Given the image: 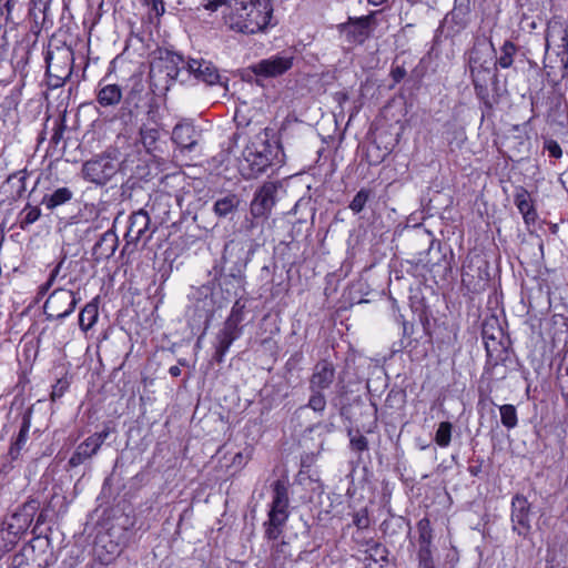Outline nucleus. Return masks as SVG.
<instances>
[{
	"mask_svg": "<svg viewBox=\"0 0 568 568\" xmlns=\"http://www.w3.org/2000/svg\"><path fill=\"white\" fill-rule=\"evenodd\" d=\"M353 524L358 529H366L369 526V517L366 508H362L353 515Z\"/></svg>",
	"mask_w": 568,
	"mask_h": 568,
	"instance_id": "nucleus-42",
	"label": "nucleus"
},
{
	"mask_svg": "<svg viewBox=\"0 0 568 568\" xmlns=\"http://www.w3.org/2000/svg\"><path fill=\"white\" fill-rule=\"evenodd\" d=\"M234 341L235 339H233L229 335H225L223 332H221V331L217 332V334L215 336V342H214L215 352L213 354V359L216 363L221 364L224 362V357Z\"/></svg>",
	"mask_w": 568,
	"mask_h": 568,
	"instance_id": "nucleus-30",
	"label": "nucleus"
},
{
	"mask_svg": "<svg viewBox=\"0 0 568 568\" xmlns=\"http://www.w3.org/2000/svg\"><path fill=\"white\" fill-rule=\"evenodd\" d=\"M69 388V382L65 378H60L52 386L51 399L57 400L63 396L65 390Z\"/></svg>",
	"mask_w": 568,
	"mask_h": 568,
	"instance_id": "nucleus-45",
	"label": "nucleus"
},
{
	"mask_svg": "<svg viewBox=\"0 0 568 568\" xmlns=\"http://www.w3.org/2000/svg\"><path fill=\"white\" fill-rule=\"evenodd\" d=\"M160 139V130L156 125L149 126L143 124L140 129V141L144 149L151 153L158 149V141Z\"/></svg>",
	"mask_w": 568,
	"mask_h": 568,
	"instance_id": "nucleus-28",
	"label": "nucleus"
},
{
	"mask_svg": "<svg viewBox=\"0 0 568 568\" xmlns=\"http://www.w3.org/2000/svg\"><path fill=\"white\" fill-rule=\"evenodd\" d=\"M235 244L236 243L234 241H230L229 243H226L224 246V254H227L231 250H233Z\"/></svg>",
	"mask_w": 568,
	"mask_h": 568,
	"instance_id": "nucleus-60",
	"label": "nucleus"
},
{
	"mask_svg": "<svg viewBox=\"0 0 568 568\" xmlns=\"http://www.w3.org/2000/svg\"><path fill=\"white\" fill-rule=\"evenodd\" d=\"M48 74H49V85L53 89H57L61 85H63L65 79L69 77L70 72L65 73L64 75H51L50 74V64H48V70H47Z\"/></svg>",
	"mask_w": 568,
	"mask_h": 568,
	"instance_id": "nucleus-49",
	"label": "nucleus"
},
{
	"mask_svg": "<svg viewBox=\"0 0 568 568\" xmlns=\"http://www.w3.org/2000/svg\"><path fill=\"white\" fill-rule=\"evenodd\" d=\"M223 3V0H209L204 8L209 11H216Z\"/></svg>",
	"mask_w": 568,
	"mask_h": 568,
	"instance_id": "nucleus-52",
	"label": "nucleus"
},
{
	"mask_svg": "<svg viewBox=\"0 0 568 568\" xmlns=\"http://www.w3.org/2000/svg\"><path fill=\"white\" fill-rule=\"evenodd\" d=\"M273 496L267 514V520L264 521V538L276 542L282 536L286 521L290 517V496L288 483L285 479H277L272 485Z\"/></svg>",
	"mask_w": 568,
	"mask_h": 568,
	"instance_id": "nucleus-3",
	"label": "nucleus"
},
{
	"mask_svg": "<svg viewBox=\"0 0 568 568\" xmlns=\"http://www.w3.org/2000/svg\"><path fill=\"white\" fill-rule=\"evenodd\" d=\"M290 557L291 547L287 541L280 540L272 544L270 558L274 567H282Z\"/></svg>",
	"mask_w": 568,
	"mask_h": 568,
	"instance_id": "nucleus-29",
	"label": "nucleus"
},
{
	"mask_svg": "<svg viewBox=\"0 0 568 568\" xmlns=\"http://www.w3.org/2000/svg\"><path fill=\"white\" fill-rule=\"evenodd\" d=\"M52 285H53L52 283H50L49 281H47L45 283H43L42 285H40V287H39V294H40L41 296H43L44 294H47V293H48V291L51 288V286H52Z\"/></svg>",
	"mask_w": 568,
	"mask_h": 568,
	"instance_id": "nucleus-55",
	"label": "nucleus"
},
{
	"mask_svg": "<svg viewBox=\"0 0 568 568\" xmlns=\"http://www.w3.org/2000/svg\"><path fill=\"white\" fill-rule=\"evenodd\" d=\"M274 154L268 143H262L261 149L255 148L250 150L246 155V161L250 163L254 173H263L268 166L272 165Z\"/></svg>",
	"mask_w": 568,
	"mask_h": 568,
	"instance_id": "nucleus-17",
	"label": "nucleus"
},
{
	"mask_svg": "<svg viewBox=\"0 0 568 568\" xmlns=\"http://www.w3.org/2000/svg\"><path fill=\"white\" fill-rule=\"evenodd\" d=\"M62 264H63V260H62L60 263H58V264L55 265V267L51 271L50 276H49V278H48V281H49L50 283H52V284L54 283V281H55L57 276H58V275H59V273H60V270H61Z\"/></svg>",
	"mask_w": 568,
	"mask_h": 568,
	"instance_id": "nucleus-53",
	"label": "nucleus"
},
{
	"mask_svg": "<svg viewBox=\"0 0 568 568\" xmlns=\"http://www.w3.org/2000/svg\"><path fill=\"white\" fill-rule=\"evenodd\" d=\"M272 12L271 0H233L227 23L232 30L253 34L270 24Z\"/></svg>",
	"mask_w": 568,
	"mask_h": 568,
	"instance_id": "nucleus-2",
	"label": "nucleus"
},
{
	"mask_svg": "<svg viewBox=\"0 0 568 568\" xmlns=\"http://www.w3.org/2000/svg\"><path fill=\"white\" fill-rule=\"evenodd\" d=\"M377 13L378 11H373L367 16L348 18L346 22L338 26L341 37L349 44H363L377 24Z\"/></svg>",
	"mask_w": 568,
	"mask_h": 568,
	"instance_id": "nucleus-6",
	"label": "nucleus"
},
{
	"mask_svg": "<svg viewBox=\"0 0 568 568\" xmlns=\"http://www.w3.org/2000/svg\"><path fill=\"white\" fill-rule=\"evenodd\" d=\"M531 505L528 499L521 495L516 494L511 498L510 523L511 530L519 537L528 538L531 532Z\"/></svg>",
	"mask_w": 568,
	"mask_h": 568,
	"instance_id": "nucleus-8",
	"label": "nucleus"
},
{
	"mask_svg": "<svg viewBox=\"0 0 568 568\" xmlns=\"http://www.w3.org/2000/svg\"><path fill=\"white\" fill-rule=\"evenodd\" d=\"M199 134L191 124H176L172 132V140L181 150L193 151L197 144Z\"/></svg>",
	"mask_w": 568,
	"mask_h": 568,
	"instance_id": "nucleus-19",
	"label": "nucleus"
},
{
	"mask_svg": "<svg viewBox=\"0 0 568 568\" xmlns=\"http://www.w3.org/2000/svg\"><path fill=\"white\" fill-rule=\"evenodd\" d=\"M503 336V329L497 325L496 318L485 322L483 326V339L489 357H493L496 353L504 349L500 343Z\"/></svg>",
	"mask_w": 568,
	"mask_h": 568,
	"instance_id": "nucleus-15",
	"label": "nucleus"
},
{
	"mask_svg": "<svg viewBox=\"0 0 568 568\" xmlns=\"http://www.w3.org/2000/svg\"><path fill=\"white\" fill-rule=\"evenodd\" d=\"M99 312L95 301L89 302L79 314V326L88 332L98 321Z\"/></svg>",
	"mask_w": 568,
	"mask_h": 568,
	"instance_id": "nucleus-27",
	"label": "nucleus"
},
{
	"mask_svg": "<svg viewBox=\"0 0 568 568\" xmlns=\"http://www.w3.org/2000/svg\"><path fill=\"white\" fill-rule=\"evenodd\" d=\"M418 531H419V549H423V548L430 549L432 530L429 528V521L427 519H422L418 523Z\"/></svg>",
	"mask_w": 568,
	"mask_h": 568,
	"instance_id": "nucleus-40",
	"label": "nucleus"
},
{
	"mask_svg": "<svg viewBox=\"0 0 568 568\" xmlns=\"http://www.w3.org/2000/svg\"><path fill=\"white\" fill-rule=\"evenodd\" d=\"M150 229L151 217L149 212L144 209L133 212L129 217V226L124 236L126 245L136 244L140 241H150L156 227H153L151 231Z\"/></svg>",
	"mask_w": 568,
	"mask_h": 568,
	"instance_id": "nucleus-10",
	"label": "nucleus"
},
{
	"mask_svg": "<svg viewBox=\"0 0 568 568\" xmlns=\"http://www.w3.org/2000/svg\"><path fill=\"white\" fill-rule=\"evenodd\" d=\"M415 237L419 241H424L428 244V250H430L435 243V237L433 233L424 227H417L415 230Z\"/></svg>",
	"mask_w": 568,
	"mask_h": 568,
	"instance_id": "nucleus-46",
	"label": "nucleus"
},
{
	"mask_svg": "<svg viewBox=\"0 0 568 568\" xmlns=\"http://www.w3.org/2000/svg\"><path fill=\"white\" fill-rule=\"evenodd\" d=\"M153 2V8L156 12H159V6L161 8V11L163 12L164 11V3L162 0H152Z\"/></svg>",
	"mask_w": 568,
	"mask_h": 568,
	"instance_id": "nucleus-59",
	"label": "nucleus"
},
{
	"mask_svg": "<svg viewBox=\"0 0 568 568\" xmlns=\"http://www.w3.org/2000/svg\"><path fill=\"white\" fill-rule=\"evenodd\" d=\"M220 331L236 341L243 334V326H239L225 320L223 327Z\"/></svg>",
	"mask_w": 568,
	"mask_h": 568,
	"instance_id": "nucleus-43",
	"label": "nucleus"
},
{
	"mask_svg": "<svg viewBox=\"0 0 568 568\" xmlns=\"http://www.w3.org/2000/svg\"><path fill=\"white\" fill-rule=\"evenodd\" d=\"M471 0H454L453 9L444 17L440 29L447 38L460 34L471 21Z\"/></svg>",
	"mask_w": 568,
	"mask_h": 568,
	"instance_id": "nucleus-7",
	"label": "nucleus"
},
{
	"mask_svg": "<svg viewBox=\"0 0 568 568\" xmlns=\"http://www.w3.org/2000/svg\"><path fill=\"white\" fill-rule=\"evenodd\" d=\"M368 556L365 558L369 568H384L387 564V549L382 544L373 541L366 550Z\"/></svg>",
	"mask_w": 568,
	"mask_h": 568,
	"instance_id": "nucleus-26",
	"label": "nucleus"
},
{
	"mask_svg": "<svg viewBox=\"0 0 568 568\" xmlns=\"http://www.w3.org/2000/svg\"><path fill=\"white\" fill-rule=\"evenodd\" d=\"M118 244V235L114 231L109 230L105 233H103L100 240L94 244V254L103 258H110L115 253Z\"/></svg>",
	"mask_w": 568,
	"mask_h": 568,
	"instance_id": "nucleus-22",
	"label": "nucleus"
},
{
	"mask_svg": "<svg viewBox=\"0 0 568 568\" xmlns=\"http://www.w3.org/2000/svg\"><path fill=\"white\" fill-rule=\"evenodd\" d=\"M123 94L120 85H101L97 92V101L103 108L114 106L122 101Z\"/></svg>",
	"mask_w": 568,
	"mask_h": 568,
	"instance_id": "nucleus-23",
	"label": "nucleus"
},
{
	"mask_svg": "<svg viewBox=\"0 0 568 568\" xmlns=\"http://www.w3.org/2000/svg\"><path fill=\"white\" fill-rule=\"evenodd\" d=\"M552 42H554V34L552 33H548L547 37H546V52L547 53L549 52V49H550V45H551Z\"/></svg>",
	"mask_w": 568,
	"mask_h": 568,
	"instance_id": "nucleus-58",
	"label": "nucleus"
},
{
	"mask_svg": "<svg viewBox=\"0 0 568 568\" xmlns=\"http://www.w3.org/2000/svg\"><path fill=\"white\" fill-rule=\"evenodd\" d=\"M44 516L43 514H39V516L37 517V523H36V527L39 526L40 524L44 523Z\"/></svg>",
	"mask_w": 568,
	"mask_h": 568,
	"instance_id": "nucleus-61",
	"label": "nucleus"
},
{
	"mask_svg": "<svg viewBox=\"0 0 568 568\" xmlns=\"http://www.w3.org/2000/svg\"><path fill=\"white\" fill-rule=\"evenodd\" d=\"M418 568H436L430 549H418Z\"/></svg>",
	"mask_w": 568,
	"mask_h": 568,
	"instance_id": "nucleus-41",
	"label": "nucleus"
},
{
	"mask_svg": "<svg viewBox=\"0 0 568 568\" xmlns=\"http://www.w3.org/2000/svg\"><path fill=\"white\" fill-rule=\"evenodd\" d=\"M80 297L71 290L57 288L47 298L43 311L49 321H61L75 310Z\"/></svg>",
	"mask_w": 568,
	"mask_h": 568,
	"instance_id": "nucleus-5",
	"label": "nucleus"
},
{
	"mask_svg": "<svg viewBox=\"0 0 568 568\" xmlns=\"http://www.w3.org/2000/svg\"><path fill=\"white\" fill-rule=\"evenodd\" d=\"M12 568H30L26 552H18L12 557Z\"/></svg>",
	"mask_w": 568,
	"mask_h": 568,
	"instance_id": "nucleus-48",
	"label": "nucleus"
},
{
	"mask_svg": "<svg viewBox=\"0 0 568 568\" xmlns=\"http://www.w3.org/2000/svg\"><path fill=\"white\" fill-rule=\"evenodd\" d=\"M277 185L266 182L258 187L251 202L250 211L254 217H267L276 202Z\"/></svg>",
	"mask_w": 568,
	"mask_h": 568,
	"instance_id": "nucleus-12",
	"label": "nucleus"
},
{
	"mask_svg": "<svg viewBox=\"0 0 568 568\" xmlns=\"http://www.w3.org/2000/svg\"><path fill=\"white\" fill-rule=\"evenodd\" d=\"M41 215V210L38 206L27 205L22 212L20 213V227L24 230L29 225L33 224L39 220Z\"/></svg>",
	"mask_w": 568,
	"mask_h": 568,
	"instance_id": "nucleus-38",
	"label": "nucleus"
},
{
	"mask_svg": "<svg viewBox=\"0 0 568 568\" xmlns=\"http://www.w3.org/2000/svg\"><path fill=\"white\" fill-rule=\"evenodd\" d=\"M185 71L207 85H214L221 79L216 67L211 61L204 59L190 58L186 60Z\"/></svg>",
	"mask_w": 568,
	"mask_h": 568,
	"instance_id": "nucleus-13",
	"label": "nucleus"
},
{
	"mask_svg": "<svg viewBox=\"0 0 568 568\" xmlns=\"http://www.w3.org/2000/svg\"><path fill=\"white\" fill-rule=\"evenodd\" d=\"M39 507L40 503L38 500H27L22 506L7 517L4 525L8 532L13 537L23 535L32 524Z\"/></svg>",
	"mask_w": 568,
	"mask_h": 568,
	"instance_id": "nucleus-9",
	"label": "nucleus"
},
{
	"mask_svg": "<svg viewBox=\"0 0 568 568\" xmlns=\"http://www.w3.org/2000/svg\"><path fill=\"white\" fill-rule=\"evenodd\" d=\"M246 304L242 298H239L233 304L227 321L239 326H242V322L245 320Z\"/></svg>",
	"mask_w": 568,
	"mask_h": 568,
	"instance_id": "nucleus-36",
	"label": "nucleus"
},
{
	"mask_svg": "<svg viewBox=\"0 0 568 568\" xmlns=\"http://www.w3.org/2000/svg\"><path fill=\"white\" fill-rule=\"evenodd\" d=\"M515 204L527 225L535 224L537 212L531 202L530 194L524 187H519L515 194Z\"/></svg>",
	"mask_w": 568,
	"mask_h": 568,
	"instance_id": "nucleus-20",
	"label": "nucleus"
},
{
	"mask_svg": "<svg viewBox=\"0 0 568 568\" xmlns=\"http://www.w3.org/2000/svg\"><path fill=\"white\" fill-rule=\"evenodd\" d=\"M72 197V190L63 186L54 190L51 194H45L42 199V204H44L48 210L52 211L55 207L68 203Z\"/></svg>",
	"mask_w": 568,
	"mask_h": 568,
	"instance_id": "nucleus-25",
	"label": "nucleus"
},
{
	"mask_svg": "<svg viewBox=\"0 0 568 568\" xmlns=\"http://www.w3.org/2000/svg\"><path fill=\"white\" fill-rule=\"evenodd\" d=\"M367 1L374 6H379V4H383L384 2H386L387 0H367Z\"/></svg>",
	"mask_w": 568,
	"mask_h": 568,
	"instance_id": "nucleus-62",
	"label": "nucleus"
},
{
	"mask_svg": "<svg viewBox=\"0 0 568 568\" xmlns=\"http://www.w3.org/2000/svg\"><path fill=\"white\" fill-rule=\"evenodd\" d=\"M141 100V94L135 90H131L123 100L118 118L125 123L131 121L132 118L136 116Z\"/></svg>",
	"mask_w": 568,
	"mask_h": 568,
	"instance_id": "nucleus-24",
	"label": "nucleus"
},
{
	"mask_svg": "<svg viewBox=\"0 0 568 568\" xmlns=\"http://www.w3.org/2000/svg\"><path fill=\"white\" fill-rule=\"evenodd\" d=\"M500 422L507 429H513L518 425L517 409L511 404L499 406Z\"/></svg>",
	"mask_w": 568,
	"mask_h": 568,
	"instance_id": "nucleus-33",
	"label": "nucleus"
},
{
	"mask_svg": "<svg viewBox=\"0 0 568 568\" xmlns=\"http://www.w3.org/2000/svg\"><path fill=\"white\" fill-rule=\"evenodd\" d=\"M544 150H546L549 156L560 159L562 156V150L557 141L552 139H545Z\"/></svg>",
	"mask_w": 568,
	"mask_h": 568,
	"instance_id": "nucleus-44",
	"label": "nucleus"
},
{
	"mask_svg": "<svg viewBox=\"0 0 568 568\" xmlns=\"http://www.w3.org/2000/svg\"><path fill=\"white\" fill-rule=\"evenodd\" d=\"M517 53V47L511 41H505L500 48V55L495 58L496 65L501 69H508L514 63V57Z\"/></svg>",
	"mask_w": 568,
	"mask_h": 568,
	"instance_id": "nucleus-31",
	"label": "nucleus"
},
{
	"mask_svg": "<svg viewBox=\"0 0 568 568\" xmlns=\"http://www.w3.org/2000/svg\"><path fill=\"white\" fill-rule=\"evenodd\" d=\"M294 57L288 53H278L258 61L252 71L260 77L274 78L282 75L293 67Z\"/></svg>",
	"mask_w": 568,
	"mask_h": 568,
	"instance_id": "nucleus-11",
	"label": "nucleus"
},
{
	"mask_svg": "<svg viewBox=\"0 0 568 568\" xmlns=\"http://www.w3.org/2000/svg\"><path fill=\"white\" fill-rule=\"evenodd\" d=\"M452 432L453 424L450 422L439 423L434 437L435 443L442 448L448 447L452 442Z\"/></svg>",
	"mask_w": 568,
	"mask_h": 568,
	"instance_id": "nucleus-34",
	"label": "nucleus"
},
{
	"mask_svg": "<svg viewBox=\"0 0 568 568\" xmlns=\"http://www.w3.org/2000/svg\"><path fill=\"white\" fill-rule=\"evenodd\" d=\"M496 50L493 41L486 37H477L468 52L467 64L476 95L488 103V84L497 81Z\"/></svg>",
	"mask_w": 568,
	"mask_h": 568,
	"instance_id": "nucleus-1",
	"label": "nucleus"
},
{
	"mask_svg": "<svg viewBox=\"0 0 568 568\" xmlns=\"http://www.w3.org/2000/svg\"><path fill=\"white\" fill-rule=\"evenodd\" d=\"M335 368L332 363L327 361L318 362L310 379L311 390H323L328 388L334 381Z\"/></svg>",
	"mask_w": 568,
	"mask_h": 568,
	"instance_id": "nucleus-14",
	"label": "nucleus"
},
{
	"mask_svg": "<svg viewBox=\"0 0 568 568\" xmlns=\"http://www.w3.org/2000/svg\"><path fill=\"white\" fill-rule=\"evenodd\" d=\"M560 33H561V37H560L561 44H559L558 47L565 51V49L568 47L567 32L565 30H560Z\"/></svg>",
	"mask_w": 568,
	"mask_h": 568,
	"instance_id": "nucleus-56",
	"label": "nucleus"
},
{
	"mask_svg": "<svg viewBox=\"0 0 568 568\" xmlns=\"http://www.w3.org/2000/svg\"><path fill=\"white\" fill-rule=\"evenodd\" d=\"M31 409H28L27 412L23 413L19 433L13 438L8 452V456L11 460H17L21 452L26 448L29 438V432L31 428Z\"/></svg>",
	"mask_w": 568,
	"mask_h": 568,
	"instance_id": "nucleus-16",
	"label": "nucleus"
},
{
	"mask_svg": "<svg viewBox=\"0 0 568 568\" xmlns=\"http://www.w3.org/2000/svg\"><path fill=\"white\" fill-rule=\"evenodd\" d=\"M60 138H61V133H60V132H58V131L52 135V140H53L55 143H58V141L60 140Z\"/></svg>",
	"mask_w": 568,
	"mask_h": 568,
	"instance_id": "nucleus-63",
	"label": "nucleus"
},
{
	"mask_svg": "<svg viewBox=\"0 0 568 568\" xmlns=\"http://www.w3.org/2000/svg\"><path fill=\"white\" fill-rule=\"evenodd\" d=\"M406 69L403 65H396L390 71V77L395 83H399L406 77Z\"/></svg>",
	"mask_w": 568,
	"mask_h": 568,
	"instance_id": "nucleus-51",
	"label": "nucleus"
},
{
	"mask_svg": "<svg viewBox=\"0 0 568 568\" xmlns=\"http://www.w3.org/2000/svg\"><path fill=\"white\" fill-rule=\"evenodd\" d=\"M312 395L308 399L307 405L301 406L300 410H304L306 408H311L315 413H323L326 407L325 396L322 394V390H311Z\"/></svg>",
	"mask_w": 568,
	"mask_h": 568,
	"instance_id": "nucleus-37",
	"label": "nucleus"
},
{
	"mask_svg": "<svg viewBox=\"0 0 568 568\" xmlns=\"http://www.w3.org/2000/svg\"><path fill=\"white\" fill-rule=\"evenodd\" d=\"M371 197L372 191L369 189L363 187L355 194L348 207L354 214H359L365 209Z\"/></svg>",
	"mask_w": 568,
	"mask_h": 568,
	"instance_id": "nucleus-35",
	"label": "nucleus"
},
{
	"mask_svg": "<svg viewBox=\"0 0 568 568\" xmlns=\"http://www.w3.org/2000/svg\"><path fill=\"white\" fill-rule=\"evenodd\" d=\"M100 449L98 443H95L90 436L79 444L69 459V465L71 467H78L82 465L87 459L94 456Z\"/></svg>",
	"mask_w": 568,
	"mask_h": 568,
	"instance_id": "nucleus-21",
	"label": "nucleus"
},
{
	"mask_svg": "<svg viewBox=\"0 0 568 568\" xmlns=\"http://www.w3.org/2000/svg\"><path fill=\"white\" fill-rule=\"evenodd\" d=\"M469 473H470L471 475H477V474H478V469H477L476 467H470V468H469Z\"/></svg>",
	"mask_w": 568,
	"mask_h": 568,
	"instance_id": "nucleus-64",
	"label": "nucleus"
},
{
	"mask_svg": "<svg viewBox=\"0 0 568 568\" xmlns=\"http://www.w3.org/2000/svg\"><path fill=\"white\" fill-rule=\"evenodd\" d=\"M239 205V199L234 194H229L222 199H219L214 203V212L216 215L224 217L233 212Z\"/></svg>",
	"mask_w": 568,
	"mask_h": 568,
	"instance_id": "nucleus-32",
	"label": "nucleus"
},
{
	"mask_svg": "<svg viewBox=\"0 0 568 568\" xmlns=\"http://www.w3.org/2000/svg\"><path fill=\"white\" fill-rule=\"evenodd\" d=\"M186 61L184 58L176 53H166L165 58H161L159 62L152 64L150 75L154 73L155 69L165 70V75L170 79H176L181 71L185 70Z\"/></svg>",
	"mask_w": 568,
	"mask_h": 568,
	"instance_id": "nucleus-18",
	"label": "nucleus"
},
{
	"mask_svg": "<svg viewBox=\"0 0 568 568\" xmlns=\"http://www.w3.org/2000/svg\"><path fill=\"white\" fill-rule=\"evenodd\" d=\"M169 373L172 377H178L181 375V368L176 365L174 366H171L170 369H169Z\"/></svg>",
	"mask_w": 568,
	"mask_h": 568,
	"instance_id": "nucleus-57",
	"label": "nucleus"
},
{
	"mask_svg": "<svg viewBox=\"0 0 568 568\" xmlns=\"http://www.w3.org/2000/svg\"><path fill=\"white\" fill-rule=\"evenodd\" d=\"M13 180H17L18 183H19V186H18V190H17V195L18 196H21L22 193L26 191V180H27V175L24 172L20 171L13 175H11L9 179H8V182H12Z\"/></svg>",
	"mask_w": 568,
	"mask_h": 568,
	"instance_id": "nucleus-47",
	"label": "nucleus"
},
{
	"mask_svg": "<svg viewBox=\"0 0 568 568\" xmlns=\"http://www.w3.org/2000/svg\"><path fill=\"white\" fill-rule=\"evenodd\" d=\"M119 170V156L115 150H108L82 165V178L97 186H104Z\"/></svg>",
	"mask_w": 568,
	"mask_h": 568,
	"instance_id": "nucleus-4",
	"label": "nucleus"
},
{
	"mask_svg": "<svg viewBox=\"0 0 568 568\" xmlns=\"http://www.w3.org/2000/svg\"><path fill=\"white\" fill-rule=\"evenodd\" d=\"M111 434V429L110 427L105 426L101 432L99 433H94L93 435H91L90 437L99 444V446L101 447L102 444L105 442V439L110 436Z\"/></svg>",
	"mask_w": 568,
	"mask_h": 568,
	"instance_id": "nucleus-50",
	"label": "nucleus"
},
{
	"mask_svg": "<svg viewBox=\"0 0 568 568\" xmlns=\"http://www.w3.org/2000/svg\"><path fill=\"white\" fill-rule=\"evenodd\" d=\"M314 428H322L326 433H332L335 429V425L333 423H318Z\"/></svg>",
	"mask_w": 568,
	"mask_h": 568,
	"instance_id": "nucleus-54",
	"label": "nucleus"
},
{
	"mask_svg": "<svg viewBox=\"0 0 568 568\" xmlns=\"http://www.w3.org/2000/svg\"><path fill=\"white\" fill-rule=\"evenodd\" d=\"M349 436V445L353 450L356 453H363L368 449V440L362 435L358 430L354 432L352 429L348 430Z\"/></svg>",
	"mask_w": 568,
	"mask_h": 568,
	"instance_id": "nucleus-39",
	"label": "nucleus"
}]
</instances>
